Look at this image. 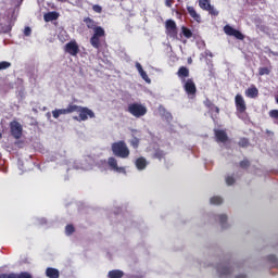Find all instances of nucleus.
I'll return each mask as SVG.
<instances>
[{
    "mask_svg": "<svg viewBox=\"0 0 278 278\" xmlns=\"http://www.w3.org/2000/svg\"><path fill=\"white\" fill-rule=\"evenodd\" d=\"M111 149L116 157H122L123 160L129 157V148H127L125 141L114 142Z\"/></svg>",
    "mask_w": 278,
    "mask_h": 278,
    "instance_id": "obj_1",
    "label": "nucleus"
},
{
    "mask_svg": "<svg viewBox=\"0 0 278 278\" xmlns=\"http://www.w3.org/2000/svg\"><path fill=\"white\" fill-rule=\"evenodd\" d=\"M128 112L131 116H135V118H140L147 114V106L140 103H131L128 105Z\"/></svg>",
    "mask_w": 278,
    "mask_h": 278,
    "instance_id": "obj_2",
    "label": "nucleus"
},
{
    "mask_svg": "<svg viewBox=\"0 0 278 278\" xmlns=\"http://www.w3.org/2000/svg\"><path fill=\"white\" fill-rule=\"evenodd\" d=\"M11 136L18 140L23 136V126L21 123L13 121L10 123Z\"/></svg>",
    "mask_w": 278,
    "mask_h": 278,
    "instance_id": "obj_3",
    "label": "nucleus"
},
{
    "mask_svg": "<svg viewBox=\"0 0 278 278\" xmlns=\"http://www.w3.org/2000/svg\"><path fill=\"white\" fill-rule=\"evenodd\" d=\"M64 51L65 53H68L70 55L75 58L79 54V45L77 43V41L72 40L65 45Z\"/></svg>",
    "mask_w": 278,
    "mask_h": 278,
    "instance_id": "obj_4",
    "label": "nucleus"
},
{
    "mask_svg": "<svg viewBox=\"0 0 278 278\" xmlns=\"http://www.w3.org/2000/svg\"><path fill=\"white\" fill-rule=\"evenodd\" d=\"M79 117L75 116V121H86L87 118H94V112L88 108L80 106L78 110Z\"/></svg>",
    "mask_w": 278,
    "mask_h": 278,
    "instance_id": "obj_5",
    "label": "nucleus"
},
{
    "mask_svg": "<svg viewBox=\"0 0 278 278\" xmlns=\"http://www.w3.org/2000/svg\"><path fill=\"white\" fill-rule=\"evenodd\" d=\"M92 166H94V159H92V156H87L81 161L80 165H76V168H80L81 170H92Z\"/></svg>",
    "mask_w": 278,
    "mask_h": 278,
    "instance_id": "obj_6",
    "label": "nucleus"
},
{
    "mask_svg": "<svg viewBox=\"0 0 278 278\" xmlns=\"http://www.w3.org/2000/svg\"><path fill=\"white\" fill-rule=\"evenodd\" d=\"M224 31L227 36H233L237 40H244V35L229 25L224 27Z\"/></svg>",
    "mask_w": 278,
    "mask_h": 278,
    "instance_id": "obj_7",
    "label": "nucleus"
},
{
    "mask_svg": "<svg viewBox=\"0 0 278 278\" xmlns=\"http://www.w3.org/2000/svg\"><path fill=\"white\" fill-rule=\"evenodd\" d=\"M235 103L237 112H240V114H243V112H247V102L244 101V98L242 94H237L235 97Z\"/></svg>",
    "mask_w": 278,
    "mask_h": 278,
    "instance_id": "obj_8",
    "label": "nucleus"
},
{
    "mask_svg": "<svg viewBox=\"0 0 278 278\" xmlns=\"http://www.w3.org/2000/svg\"><path fill=\"white\" fill-rule=\"evenodd\" d=\"M108 164H109L111 170H114V173H122L125 175V173H126L125 167H119L118 161H116V159H114V156L109 157Z\"/></svg>",
    "mask_w": 278,
    "mask_h": 278,
    "instance_id": "obj_9",
    "label": "nucleus"
},
{
    "mask_svg": "<svg viewBox=\"0 0 278 278\" xmlns=\"http://www.w3.org/2000/svg\"><path fill=\"white\" fill-rule=\"evenodd\" d=\"M0 278H34V276L28 271H21L20 274H0Z\"/></svg>",
    "mask_w": 278,
    "mask_h": 278,
    "instance_id": "obj_10",
    "label": "nucleus"
},
{
    "mask_svg": "<svg viewBox=\"0 0 278 278\" xmlns=\"http://www.w3.org/2000/svg\"><path fill=\"white\" fill-rule=\"evenodd\" d=\"M166 31L168 36H177V24L173 20H167L165 23Z\"/></svg>",
    "mask_w": 278,
    "mask_h": 278,
    "instance_id": "obj_11",
    "label": "nucleus"
},
{
    "mask_svg": "<svg viewBox=\"0 0 278 278\" xmlns=\"http://www.w3.org/2000/svg\"><path fill=\"white\" fill-rule=\"evenodd\" d=\"M184 88L189 97H194V94H197V85H194L192 79H188L185 83Z\"/></svg>",
    "mask_w": 278,
    "mask_h": 278,
    "instance_id": "obj_12",
    "label": "nucleus"
},
{
    "mask_svg": "<svg viewBox=\"0 0 278 278\" xmlns=\"http://www.w3.org/2000/svg\"><path fill=\"white\" fill-rule=\"evenodd\" d=\"M217 273L218 277L220 278H227L229 275H231L232 269L229 265H224V266H217Z\"/></svg>",
    "mask_w": 278,
    "mask_h": 278,
    "instance_id": "obj_13",
    "label": "nucleus"
},
{
    "mask_svg": "<svg viewBox=\"0 0 278 278\" xmlns=\"http://www.w3.org/2000/svg\"><path fill=\"white\" fill-rule=\"evenodd\" d=\"M136 68L139 75L142 77V79L147 81V84H151V78H149V75H147V72H144L140 63H136Z\"/></svg>",
    "mask_w": 278,
    "mask_h": 278,
    "instance_id": "obj_14",
    "label": "nucleus"
},
{
    "mask_svg": "<svg viewBox=\"0 0 278 278\" xmlns=\"http://www.w3.org/2000/svg\"><path fill=\"white\" fill-rule=\"evenodd\" d=\"M222 229H229V223L227 222L226 214H219L216 216Z\"/></svg>",
    "mask_w": 278,
    "mask_h": 278,
    "instance_id": "obj_15",
    "label": "nucleus"
},
{
    "mask_svg": "<svg viewBox=\"0 0 278 278\" xmlns=\"http://www.w3.org/2000/svg\"><path fill=\"white\" fill-rule=\"evenodd\" d=\"M46 277L49 278H60V270L56 268L48 267L46 269Z\"/></svg>",
    "mask_w": 278,
    "mask_h": 278,
    "instance_id": "obj_16",
    "label": "nucleus"
},
{
    "mask_svg": "<svg viewBox=\"0 0 278 278\" xmlns=\"http://www.w3.org/2000/svg\"><path fill=\"white\" fill-rule=\"evenodd\" d=\"M59 17L60 14H58V12H49L43 15V21H46V23H51V21H58Z\"/></svg>",
    "mask_w": 278,
    "mask_h": 278,
    "instance_id": "obj_17",
    "label": "nucleus"
},
{
    "mask_svg": "<svg viewBox=\"0 0 278 278\" xmlns=\"http://www.w3.org/2000/svg\"><path fill=\"white\" fill-rule=\"evenodd\" d=\"M125 273L121 269H112L108 273V278H123Z\"/></svg>",
    "mask_w": 278,
    "mask_h": 278,
    "instance_id": "obj_18",
    "label": "nucleus"
},
{
    "mask_svg": "<svg viewBox=\"0 0 278 278\" xmlns=\"http://www.w3.org/2000/svg\"><path fill=\"white\" fill-rule=\"evenodd\" d=\"M187 11L189 12V14L193 21H197V23H201V15H199V13H197V10H194L193 7H188Z\"/></svg>",
    "mask_w": 278,
    "mask_h": 278,
    "instance_id": "obj_19",
    "label": "nucleus"
},
{
    "mask_svg": "<svg viewBox=\"0 0 278 278\" xmlns=\"http://www.w3.org/2000/svg\"><path fill=\"white\" fill-rule=\"evenodd\" d=\"M215 137L217 142H227V132H225V130L215 129Z\"/></svg>",
    "mask_w": 278,
    "mask_h": 278,
    "instance_id": "obj_20",
    "label": "nucleus"
},
{
    "mask_svg": "<svg viewBox=\"0 0 278 278\" xmlns=\"http://www.w3.org/2000/svg\"><path fill=\"white\" fill-rule=\"evenodd\" d=\"M260 94V90L256 89V87H250L245 91V96L249 97V99H255Z\"/></svg>",
    "mask_w": 278,
    "mask_h": 278,
    "instance_id": "obj_21",
    "label": "nucleus"
},
{
    "mask_svg": "<svg viewBox=\"0 0 278 278\" xmlns=\"http://www.w3.org/2000/svg\"><path fill=\"white\" fill-rule=\"evenodd\" d=\"M135 164L138 170H144L147 168V159L139 157L136 160Z\"/></svg>",
    "mask_w": 278,
    "mask_h": 278,
    "instance_id": "obj_22",
    "label": "nucleus"
},
{
    "mask_svg": "<svg viewBox=\"0 0 278 278\" xmlns=\"http://www.w3.org/2000/svg\"><path fill=\"white\" fill-rule=\"evenodd\" d=\"M84 23H86L88 29H93V30H96L97 27H99V26H97V22H94V20H92V18H90V17H86V18L84 20Z\"/></svg>",
    "mask_w": 278,
    "mask_h": 278,
    "instance_id": "obj_23",
    "label": "nucleus"
},
{
    "mask_svg": "<svg viewBox=\"0 0 278 278\" xmlns=\"http://www.w3.org/2000/svg\"><path fill=\"white\" fill-rule=\"evenodd\" d=\"M90 45L93 47V49H99L101 47V37L92 36L90 38Z\"/></svg>",
    "mask_w": 278,
    "mask_h": 278,
    "instance_id": "obj_24",
    "label": "nucleus"
},
{
    "mask_svg": "<svg viewBox=\"0 0 278 278\" xmlns=\"http://www.w3.org/2000/svg\"><path fill=\"white\" fill-rule=\"evenodd\" d=\"M93 36H96L98 38H105V29H103V27H101V26H98L93 30Z\"/></svg>",
    "mask_w": 278,
    "mask_h": 278,
    "instance_id": "obj_25",
    "label": "nucleus"
},
{
    "mask_svg": "<svg viewBox=\"0 0 278 278\" xmlns=\"http://www.w3.org/2000/svg\"><path fill=\"white\" fill-rule=\"evenodd\" d=\"M81 106L77 105V104H70L66 109H65V112L66 114H73V112H77L79 113V109Z\"/></svg>",
    "mask_w": 278,
    "mask_h": 278,
    "instance_id": "obj_26",
    "label": "nucleus"
},
{
    "mask_svg": "<svg viewBox=\"0 0 278 278\" xmlns=\"http://www.w3.org/2000/svg\"><path fill=\"white\" fill-rule=\"evenodd\" d=\"M64 114H67L66 109H56V110L52 111L53 118H60V116H62Z\"/></svg>",
    "mask_w": 278,
    "mask_h": 278,
    "instance_id": "obj_27",
    "label": "nucleus"
},
{
    "mask_svg": "<svg viewBox=\"0 0 278 278\" xmlns=\"http://www.w3.org/2000/svg\"><path fill=\"white\" fill-rule=\"evenodd\" d=\"M270 71H273L271 66L268 67H260L258 68V75L262 77L264 75H270Z\"/></svg>",
    "mask_w": 278,
    "mask_h": 278,
    "instance_id": "obj_28",
    "label": "nucleus"
},
{
    "mask_svg": "<svg viewBox=\"0 0 278 278\" xmlns=\"http://www.w3.org/2000/svg\"><path fill=\"white\" fill-rule=\"evenodd\" d=\"M267 262H269V264H273V266H275L276 268H278V258L276 255L270 254L267 256Z\"/></svg>",
    "mask_w": 278,
    "mask_h": 278,
    "instance_id": "obj_29",
    "label": "nucleus"
},
{
    "mask_svg": "<svg viewBox=\"0 0 278 278\" xmlns=\"http://www.w3.org/2000/svg\"><path fill=\"white\" fill-rule=\"evenodd\" d=\"M190 71L187 67H180L178 71V77H189Z\"/></svg>",
    "mask_w": 278,
    "mask_h": 278,
    "instance_id": "obj_30",
    "label": "nucleus"
},
{
    "mask_svg": "<svg viewBox=\"0 0 278 278\" xmlns=\"http://www.w3.org/2000/svg\"><path fill=\"white\" fill-rule=\"evenodd\" d=\"M212 4L210 3V0H199V7L202 10H206L207 8H210Z\"/></svg>",
    "mask_w": 278,
    "mask_h": 278,
    "instance_id": "obj_31",
    "label": "nucleus"
},
{
    "mask_svg": "<svg viewBox=\"0 0 278 278\" xmlns=\"http://www.w3.org/2000/svg\"><path fill=\"white\" fill-rule=\"evenodd\" d=\"M220 203H223V198H220L218 195L211 198L212 205H220Z\"/></svg>",
    "mask_w": 278,
    "mask_h": 278,
    "instance_id": "obj_32",
    "label": "nucleus"
},
{
    "mask_svg": "<svg viewBox=\"0 0 278 278\" xmlns=\"http://www.w3.org/2000/svg\"><path fill=\"white\" fill-rule=\"evenodd\" d=\"M10 66H12V63H10L8 61L0 62V71H5V70L10 68Z\"/></svg>",
    "mask_w": 278,
    "mask_h": 278,
    "instance_id": "obj_33",
    "label": "nucleus"
},
{
    "mask_svg": "<svg viewBox=\"0 0 278 278\" xmlns=\"http://www.w3.org/2000/svg\"><path fill=\"white\" fill-rule=\"evenodd\" d=\"M206 12H208L210 14H212L213 16H218V11L216 9H214V7H212V4L210 5V8L204 9Z\"/></svg>",
    "mask_w": 278,
    "mask_h": 278,
    "instance_id": "obj_34",
    "label": "nucleus"
},
{
    "mask_svg": "<svg viewBox=\"0 0 278 278\" xmlns=\"http://www.w3.org/2000/svg\"><path fill=\"white\" fill-rule=\"evenodd\" d=\"M182 34L185 38H192V30L186 27H182Z\"/></svg>",
    "mask_w": 278,
    "mask_h": 278,
    "instance_id": "obj_35",
    "label": "nucleus"
},
{
    "mask_svg": "<svg viewBox=\"0 0 278 278\" xmlns=\"http://www.w3.org/2000/svg\"><path fill=\"white\" fill-rule=\"evenodd\" d=\"M75 231V227H73V225H67L65 227V233L66 236H71V233H73Z\"/></svg>",
    "mask_w": 278,
    "mask_h": 278,
    "instance_id": "obj_36",
    "label": "nucleus"
},
{
    "mask_svg": "<svg viewBox=\"0 0 278 278\" xmlns=\"http://www.w3.org/2000/svg\"><path fill=\"white\" fill-rule=\"evenodd\" d=\"M130 144L131 147H134V149H138V146L140 144V140L135 137L132 140H130Z\"/></svg>",
    "mask_w": 278,
    "mask_h": 278,
    "instance_id": "obj_37",
    "label": "nucleus"
},
{
    "mask_svg": "<svg viewBox=\"0 0 278 278\" xmlns=\"http://www.w3.org/2000/svg\"><path fill=\"white\" fill-rule=\"evenodd\" d=\"M92 10H93V12H97V14H101V12H103V8H101V5H99V4H94L92 7Z\"/></svg>",
    "mask_w": 278,
    "mask_h": 278,
    "instance_id": "obj_38",
    "label": "nucleus"
},
{
    "mask_svg": "<svg viewBox=\"0 0 278 278\" xmlns=\"http://www.w3.org/2000/svg\"><path fill=\"white\" fill-rule=\"evenodd\" d=\"M235 182H236V179H233V177L228 176V177L226 178V184H227V186H233Z\"/></svg>",
    "mask_w": 278,
    "mask_h": 278,
    "instance_id": "obj_39",
    "label": "nucleus"
},
{
    "mask_svg": "<svg viewBox=\"0 0 278 278\" xmlns=\"http://www.w3.org/2000/svg\"><path fill=\"white\" fill-rule=\"evenodd\" d=\"M269 116L270 118H278V110H271Z\"/></svg>",
    "mask_w": 278,
    "mask_h": 278,
    "instance_id": "obj_40",
    "label": "nucleus"
},
{
    "mask_svg": "<svg viewBox=\"0 0 278 278\" xmlns=\"http://www.w3.org/2000/svg\"><path fill=\"white\" fill-rule=\"evenodd\" d=\"M24 35L31 36V28L29 26L25 27Z\"/></svg>",
    "mask_w": 278,
    "mask_h": 278,
    "instance_id": "obj_41",
    "label": "nucleus"
},
{
    "mask_svg": "<svg viewBox=\"0 0 278 278\" xmlns=\"http://www.w3.org/2000/svg\"><path fill=\"white\" fill-rule=\"evenodd\" d=\"M240 166H241V168H247L248 166H249V161H241L240 162Z\"/></svg>",
    "mask_w": 278,
    "mask_h": 278,
    "instance_id": "obj_42",
    "label": "nucleus"
},
{
    "mask_svg": "<svg viewBox=\"0 0 278 278\" xmlns=\"http://www.w3.org/2000/svg\"><path fill=\"white\" fill-rule=\"evenodd\" d=\"M204 54H205V56L207 58H214V54L212 53V51H210V50H205V52H204Z\"/></svg>",
    "mask_w": 278,
    "mask_h": 278,
    "instance_id": "obj_43",
    "label": "nucleus"
},
{
    "mask_svg": "<svg viewBox=\"0 0 278 278\" xmlns=\"http://www.w3.org/2000/svg\"><path fill=\"white\" fill-rule=\"evenodd\" d=\"M239 144H240L241 147H247V144H249V141H248L247 139H242V140L239 142Z\"/></svg>",
    "mask_w": 278,
    "mask_h": 278,
    "instance_id": "obj_44",
    "label": "nucleus"
},
{
    "mask_svg": "<svg viewBox=\"0 0 278 278\" xmlns=\"http://www.w3.org/2000/svg\"><path fill=\"white\" fill-rule=\"evenodd\" d=\"M165 118L166 121L170 122L173 121V115H170V113H166Z\"/></svg>",
    "mask_w": 278,
    "mask_h": 278,
    "instance_id": "obj_45",
    "label": "nucleus"
},
{
    "mask_svg": "<svg viewBox=\"0 0 278 278\" xmlns=\"http://www.w3.org/2000/svg\"><path fill=\"white\" fill-rule=\"evenodd\" d=\"M129 278H144V276L139 274V275H131L129 276Z\"/></svg>",
    "mask_w": 278,
    "mask_h": 278,
    "instance_id": "obj_46",
    "label": "nucleus"
},
{
    "mask_svg": "<svg viewBox=\"0 0 278 278\" xmlns=\"http://www.w3.org/2000/svg\"><path fill=\"white\" fill-rule=\"evenodd\" d=\"M165 5H166L167 8H172L173 1L166 0V1H165Z\"/></svg>",
    "mask_w": 278,
    "mask_h": 278,
    "instance_id": "obj_47",
    "label": "nucleus"
},
{
    "mask_svg": "<svg viewBox=\"0 0 278 278\" xmlns=\"http://www.w3.org/2000/svg\"><path fill=\"white\" fill-rule=\"evenodd\" d=\"M236 278H247V275L240 274V275L236 276Z\"/></svg>",
    "mask_w": 278,
    "mask_h": 278,
    "instance_id": "obj_48",
    "label": "nucleus"
},
{
    "mask_svg": "<svg viewBox=\"0 0 278 278\" xmlns=\"http://www.w3.org/2000/svg\"><path fill=\"white\" fill-rule=\"evenodd\" d=\"M214 110H215L216 114H218V112H220V109H218V106H214Z\"/></svg>",
    "mask_w": 278,
    "mask_h": 278,
    "instance_id": "obj_49",
    "label": "nucleus"
},
{
    "mask_svg": "<svg viewBox=\"0 0 278 278\" xmlns=\"http://www.w3.org/2000/svg\"><path fill=\"white\" fill-rule=\"evenodd\" d=\"M155 156L159 157V160H162V155H160V153H156Z\"/></svg>",
    "mask_w": 278,
    "mask_h": 278,
    "instance_id": "obj_50",
    "label": "nucleus"
},
{
    "mask_svg": "<svg viewBox=\"0 0 278 278\" xmlns=\"http://www.w3.org/2000/svg\"><path fill=\"white\" fill-rule=\"evenodd\" d=\"M1 138H3V135L0 132V140H1Z\"/></svg>",
    "mask_w": 278,
    "mask_h": 278,
    "instance_id": "obj_51",
    "label": "nucleus"
},
{
    "mask_svg": "<svg viewBox=\"0 0 278 278\" xmlns=\"http://www.w3.org/2000/svg\"><path fill=\"white\" fill-rule=\"evenodd\" d=\"M74 4H77V1Z\"/></svg>",
    "mask_w": 278,
    "mask_h": 278,
    "instance_id": "obj_52",
    "label": "nucleus"
}]
</instances>
